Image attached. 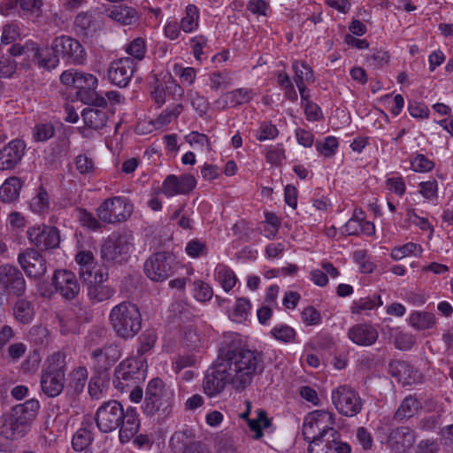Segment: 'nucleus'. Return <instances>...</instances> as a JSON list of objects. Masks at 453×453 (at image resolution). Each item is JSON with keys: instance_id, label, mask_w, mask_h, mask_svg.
Wrapping results in <instances>:
<instances>
[{"instance_id": "1", "label": "nucleus", "mask_w": 453, "mask_h": 453, "mask_svg": "<svg viewBox=\"0 0 453 453\" xmlns=\"http://www.w3.org/2000/svg\"><path fill=\"white\" fill-rule=\"evenodd\" d=\"M265 369L263 354L257 349L228 347L222 349L218 363L203 380L206 395L214 396L230 385L235 391H243Z\"/></svg>"}, {"instance_id": "2", "label": "nucleus", "mask_w": 453, "mask_h": 453, "mask_svg": "<svg viewBox=\"0 0 453 453\" xmlns=\"http://www.w3.org/2000/svg\"><path fill=\"white\" fill-rule=\"evenodd\" d=\"M96 422L103 433H110L119 428L121 442L129 441L138 432L140 419L134 408L125 411L120 403L115 400L104 403L96 411Z\"/></svg>"}, {"instance_id": "3", "label": "nucleus", "mask_w": 453, "mask_h": 453, "mask_svg": "<svg viewBox=\"0 0 453 453\" xmlns=\"http://www.w3.org/2000/svg\"><path fill=\"white\" fill-rule=\"evenodd\" d=\"M39 409L40 403L36 399L15 405L10 412L3 415L1 433L8 438L23 436L36 418Z\"/></svg>"}, {"instance_id": "4", "label": "nucleus", "mask_w": 453, "mask_h": 453, "mask_svg": "<svg viewBox=\"0 0 453 453\" xmlns=\"http://www.w3.org/2000/svg\"><path fill=\"white\" fill-rule=\"evenodd\" d=\"M109 320L119 337L129 339L142 328V315L138 306L130 302L115 305L110 312Z\"/></svg>"}, {"instance_id": "5", "label": "nucleus", "mask_w": 453, "mask_h": 453, "mask_svg": "<svg viewBox=\"0 0 453 453\" xmlns=\"http://www.w3.org/2000/svg\"><path fill=\"white\" fill-rule=\"evenodd\" d=\"M60 81L66 86L75 88L77 89V97L84 104L103 108L106 107V99L96 91L98 81L93 74L68 70L61 74Z\"/></svg>"}, {"instance_id": "6", "label": "nucleus", "mask_w": 453, "mask_h": 453, "mask_svg": "<svg viewBox=\"0 0 453 453\" xmlns=\"http://www.w3.org/2000/svg\"><path fill=\"white\" fill-rule=\"evenodd\" d=\"M65 355L55 352L45 361L41 375V388L49 397L59 395L65 385Z\"/></svg>"}, {"instance_id": "7", "label": "nucleus", "mask_w": 453, "mask_h": 453, "mask_svg": "<svg viewBox=\"0 0 453 453\" xmlns=\"http://www.w3.org/2000/svg\"><path fill=\"white\" fill-rule=\"evenodd\" d=\"M174 394L159 378L152 379L146 388L143 411L148 416L157 413L167 415L170 413Z\"/></svg>"}, {"instance_id": "8", "label": "nucleus", "mask_w": 453, "mask_h": 453, "mask_svg": "<svg viewBox=\"0 0 453 453\" xmlns=\"http://www.w3.org/2000/svg\"><path fill=\"white\" fill-rule=\"evenodd\" d=\"M335 415L328 411L316 410L308 413L303 424V435L304 439H324L327 434L330 437L338 435V431L334 427Z\"/></svg>"}, {"instance_id": "9", "label": "nucleus", "mask_w": 453, "mask_h": 453, "mask_svg": "<svg viewBox=\"0 0 453 453\" xmlns=\"http://www.w3.org/2000/svg\"><path fill=\"white\" fill-rule=\"evenodd\" d=\"M96 211L103 223L115 225L126 222L131 218L134 204L125 196H113L105 199Z\"/></svg>"}, {"instance_id": "10", "label": "nucleus", "mask_w": 453, "mask_h": 453, "mask_svg": "<svg viewBox=\"0 0 453 453\" xmlns=\"http://www.w3.org/2000/svg\"><path fill=\"white\" fill-rule=\"evenodd\" d=\"M177 268L175 257L166 251L152 254L144 263V273L155 281L162 282L172 276Z\"/></svg>"}, {"instance_id": "11", "label": "nucleus", "mask_w": 453, "mask_h": 453, "mask_svg": "<svg viewBox=\"0 0 453 453\" xmlns=\"http://www.w3.org/2000/svg\"><path fill=\"white\" fill-rule=\"evenodd\" d=\"M51 50L69 65H84L87 59L86 50L81 42L68 35L56 37L51 42Z\"/></svg>"}, {"instance_id": "12", "label": "nucleus", "mask_w": 453, "mask_h": 453, "mask_svg": "<svg viewBox=\"0 0 453 453\" xmlns=\"http://www.w3.org/2000/svg\"><path fill=\"white\" fill-rule=\"evenodd\" d=\"M133 246L130 235L126 234L112 235L102 245L101 257L109 263H122L127 260Z\"/></svg>"}, {"instance_id": "13", "label": "nucleus", "mask_w": 453, "mask_h": 453, "mask_svg": "<svg viewBox=\"0 0 453 453\" xmlns=\"http://www.w3.org/2000/svg\"><path fill=\"white\" fill-rule=\"evenodd\" d=\"M332 401L336 410L347 417H354L362 410L359 395L348 386H341L332 392Z\"/></svg>"}, {"instance_id": "14", "label": "nucleus", "mask_w": 453, "mask_h": 453, "mask_svg": "<svg viewBox=\"0 0 453 453\" xmlns=\"http://www.w3.org/2000/svg\"><path fill=\"white\" fill-rule=\"evenodd\" d=\"M27 284L23 273L16 266L9 264L0 265V293L21 296L25 294Z\"/></svg>"}, {"instance_id": "15", "label": "nucleus", "mask_w": 453, "mask_h": 453, "mask_svg": "<svg viewBox=\"0 0 453 453\" xmlns=\"http://www.w3.org/2000/svg\"><path fill=\"white\" fill-rule=\"evenodd\" d=\"M29 242L41 250L56 249L60 243V234L56 226L39 225L29 227L27 232Z\"/></svg>"}, {"instance_id": "16", "label": "nucleus", "mask_w": 453, "mask_h": 453, "mask_svg": "<svg viewBox=\"0 0 453 453\" xmlns=\"http://www.w3.org/2000/svg\"><path fill=\"white\" fill-rule=\"evenodd\" d=\"M136 69V63L131 58H122L112 61L108 68L107 76L111 83L125 88L128 85Z\"/></svg>"}, {"instance_id": "17", "label": "nucleus", "mask_w": 453, "mask_h": 453, "mask_svg": "<svg viewBox=\"0 0 453 453\" xmlns=\"http://www.w3.org/2000/svg\"><path fill=\"white\" fill-rule=\"evenodd\" d=\"M17 260L28 278L39 279L47 271L46 260L35 249H26L19 254Z\"/></svg>"}, {"instance_id": "18", "label": "nucleus", "mask_w": 453, "mask_h": 453, "mask_svg": "<svg viewBox=\"0 0 453 453\" xmlns=\"http://www.w3.org/2000/svg\"><path fill=\"white\" fill-rule=\"evenodd\" d=\"M196 186V180L192 174L186 173L180 177L168 175L162 184V193L166 196L186 195L190 193Z\"/></svg>"}, {"instance_id": "19", "label": "nucleus", "mask_w": 453, "mask_h": 453, "mask_svg": "<svg viewBox=\"0 0 453 453\" xmlns=\"http://www.w3.org/2000/svg\"><path fill=\"white\" fill-rule=\"evenodd\" d=\"M347 336L356 345L369 347L377 342L379 332L371 323L365 322L350 326L347 332Z\"/></svg>"}, {"instance_id": "20", "label": "nucleus", "mask_w": 453, "mask_h": 453, "mask_svg": "<svg viewBox=\"0 0 453 453\" xmlns=\"http://www.w3.org/2000/svg\"><path fill=\"white\" fill-rule=\"evenodd\" d=\"M56 290L65 299H73L80 292V284L75 274L67 270H58L53 275Z\"/></svg>"}, {"instance_id": "21", "label": "nucleus", "mask_w": 453, "mask_h": 453, "mask_svg": "<svg viewBox=\"0 0 453 453\" xmlns=\"http://www.w3.org/2000/svg\"><path fill=\"white\" fill-rule=\"evenodd\" d=\"M26 147L25 142L20 139H13L4 145L2 149L0 169H14L21 162L25 155Z\"/></svg>"}, {"instance_id": "22", "label": "nucleus", "mask_w": 453, "mask_h": 453, "mask_svg": "<svg viewBox=\"0 0 453 453\" xmlns=\"http://www.w3.org/2000/svg\"><path fill=\"white\" fill-rule=\"evenodd\" d=\"M388 373L403 385H412L422 380V374L408 362L392 360L388 365Z\"/></svg>"}, {"instance_id": "23", "label": "nucleus", "mask_w": 453, "mask_h": 453, "mask_svg": "<svg viewBox=\"0 0 453 453\" xmlns=\"http://www.w3.org/2000/svg\"><path fill=\"white\" fill-rule=\"evenodd\" d=\"M416 433L409 426H399L392 429L388 436V442L397 451L406 452L416 441Z\"/></svg>"}, {"instance_id": "24", "label": "nucleus", "mask_w": 453, "mask_h": 453, "mask_svg": "<svg viewBox=\"0 0 453 453\" xmlns=\"http://www.w3.org/2000/svg\"><path fill=\"white\" fill-rule=\"evenodd\" d=\"M254 91L249 88H240L223 94L217 102L222 103V108L236 107L250 102L254 97Z\"/></svg>"}, {"instance_id": "25", "label": "nucleus", "mask_w": 453, "mask_h": 453, "mask_svg": "<svg viewBox=\"0 0 453 453\" xmlns=\"http://www.w3.org/2000/svg\"><path fill=\"white\" fill-rule=\"evenodd\" d=\"M91 357L100 369L107 370L120 357V354L117 346L111 344L95 349L91 352Z\"/></svg>"}, {"instance_id": "26", "label": "nucleus", "mask_w": 453, "mask_h": 453, "mask_svg": "<svg viewBox=\"0 0 453 453\" xmlns=\"http://www.w3.org/2000/svg\"><path fill=\"white\" fill-rule=\"evenodd\" d=\"M32 58L37 61L39 66L46 70L56 68L60 59L57 52L51 50V47L39 48L37 44L34 48Z\"/></svg>"}, {"instance_id": "27", "label": "nucleus", "mask_w": 453, "mask_h": 453, "mask_svg": "<svg viewBox=\"0 0 453 453\" xmlns=\"http://www.w3.org/2000/svg\"><path fill=\"white\" fill-rule=\"evenodd\" d=\"M109 17L123 26L135 24L139 16L136 10L127 5H115L109 13Z\"/></svg>"}, {"instance_id": "28", "label": "nucleus", "mask_w": 453, "mask_h": 453, "mask_svg": "<svg viewBox=\"0 0 453 453\" xmlns=\"http://www.w3.org/2000/svg\"><path fill=\"white\" fill-rule=\"evenodd\" d=\"M88 380V371L85 367H77L73 369L69 375V382L66 387L67 394L72 396L80 395L86 385Z\"/></svg>"}, {"instance_id": "29", "label": "nucleus", "mask_w": 453, "mask_h": 453, "mask_svg": "<svg viewBox=\"0 0 453 453\" xmlns=\"http://www.w3.org/2000/svg\"><path fill=\"white\" fill-rule=\"evenodd\" d=\"M22 182L18 177H10L0 187V200L3 203H12L19 196Z\"/></svg>"}, {"instance_id": "30", "label": "nucleus", "mask_w": 453, "mask_h": 453, "mask_svg": "<svg viewBox=\"0 0 453 453\" xmlns=\"http://www.w3.org/2000/svg\"><path fill=\"white\" fill-rule=\"evenodd\" d=\"M81 116L85 125L93 129H102L107 124V113L97 108H86L82 111Z\"/></svg>"}, {"instance_id": "31", "label": "nucleus", "mask_w": 453, "mask_h": 453, "mask_svg": "<svg viewBox=\"0 0 453 453\" xmlns=\"http://www.w3.org/2000/svg\"><path fill=\"white\" fill-rule=\"evenodd\" d=\"M180 337L183 343L189 349H196L203 346V337L193 323L181 326Z\"/></svg>"}, {"instance_id": "32", "label": "nucleus", "mask_w": 453, "mask_h": 453, "mask_svg": "<svg viewBox=\"0 0 453 453\" xmlns=\"http://www.w3.org/2000/svg\"><path fill=\"white\" fill-rule=\"evenodd\" d=\"M15 319L21 324H29L35 317V310L31 302L26 299L18 300L13 307Z\"/></svg>"}, {"instance_id": "33", "label": "nucleus", "mask_w": 453, "mask_h": 453, "mask_svg": "<svg viewBox=\"0 0 453 453\" xmlns=\"http://www.w3.org/2000/svg\"><path fill=\"white\" fill-rule=\"evenodd\" d=\"M215 278L226 292H229L237 282L234 272L223 264L217 265Z\"/></svg>"}, {"instance_id": "34", "label": "nucleus", "mask_w": 453, "mask_h": 453, "mask_svg": "<svg viewBox=\"0 0 453 453\" xmlns=\"http://www.w3.org/2000/svg\"><path fill=\"white\" fill-rule=\"evenodd\" d=\"M419 402L413 395L406 396L401 403L394 415V418L403 420L412 418L419 409Z\"/></svg>"}, {"instance_id": "35", "label": "nucleus", "mask_w": 453, "mask_h": 453, "mask_svg": "<svg viewBox=\"0 0 453 453\" xmlns=\"http://www.w3.org/2000/svg\"><path fill=\"white\" fill-rule=\"evenodd\" d=\"M116 293L114 288L105 284H90L88 296L94 303H101L111 299Z\"/></svg>"}, {"instance_id": "36", "label": "nucleus", "mask_w": 453, "mask_h": 453, "mask_svg": "<svg viewBox=\"0 0 453 453\" xmlns=\"http://www.w3.org/2000/svg\"><path fill=\"white\" fill-rule=\"evenodd\" d=\"M436 319L434 313L428 311H415L410 316V324L418 330H426L434 327Z\"/></svg>"}, {"instance_id": "37", "label": "nucleus", "mask_w": 453, "mask_h": 453, "mask_svg": "<svg viewBox=\"0 0 453 453\" xmlns=\"http://www.w3.org/2000/svg\"><path fill=\"white\" fill-rule=\"evenodd\" d=\"M139 373L138 362L136 360H127L120 364L115 370V378L123 381H129L139 379L136 374Z\"/></svg>"}, {"instance_id": "38", "label": "nucleus", "mask_w": 453, "mask_h": 453, "mask_svg": "<svg viewBox=\"0 0 453 453\" xmlns=\"http://www.w3.org/2000/svg\"><path fill=\"white\" fill-rule=\"evenodd\" d=\"M92 441V432L86 427H81L73 434L72 446L75 451H85V453H88V449Z\"/></svg>"}, {"instance_id": "39", "label": "nucleus", "mask_w": 453, "mask_h": 453, "mask_svg": "<svg viewBox=\"0 0 453 453\" xmlns=\"http://www.w3.org/2000/svg\"><path fill=\"white\" fill-rule=\"evenodd\" d=\"M199 12L196 6L189 4L186 7L185 16L180 19V29L185 33H191L198 27Z\"/></svg>"}, {"instance_id": "40", "label": "nucleus", "mask_w": 453, "mask_h": 453, "mask_svg": "<svg viewBox=\"0 0 453 453\" xmlns=\"http://www.w3.org/2000/svg\"><path fill=\"white\" fill-rule=\"evenodd\" d=\"M382 305L380 296L373 295L372 296L362 297L352 303L350 311L354 314H360L362 311H371L375 307Z\"/></svg>"}, {"instance_id": "41", "label": "nucleus", "mask_w": 453, "mask_h": 453, "mask_svg": "<svg viewBox=\"0 0 453 453\" xmlns=\"http://www.w3.org/2000/svg\"><path fill=\"white\" fill-rule=\"evenodd\" d=\"M292 68L295 71L294 81L296 85L314 81L313 71L305 62L295 61Z\"/></svg>"}, {"instance_id": "42", "label": "nucleus", "mask_w": 453, "mask_h": 453, "mask_svg": "<svg viewBox=\"0 0 453 453\" xmlns=\"http://www.w3.org/2000/svg\"><path fill=\"white\" fill-rule=\"evenodd\" d=\"M233 81L231 73L226 70L213 72L210 75V87L213 90L226 89Z\"/></svg>"}, {"instance_id": "43", "label": "nucleus", "mask_w": 453, "mask_h": 453, "mask_svg": "<svg viewBox=\"0 0 453 453\" xmlns=\"http://www.w3.org/2000/svg\"><path fill=\"white\" fill-rule=\"evenodd\" d=\"M50 204V196L45 188L41 185L31 201V209L33 211L41 214L49 210Z\"/></svg>"}, {"instance_id": "44", "label": "nucleus", "mask_w": 453, "mask_h": 453, "mask_svg": "<svg viewBox=\"0 0 453 453\" xmlns=\"http://www.w3.org/2000/svg\"><path fill=\"white\" fill-rule=\"evenodd\" d=\"M423 250L419 244L414 242H408L400 247H395L391 250V257L394 260H400L409 255H414L415 257H420Z\"/></svg>"}, {"instance_id": "45", "label": "nucleus", "mask_w": 453, "mask_h": 453, "mask_svg": "<svg viewBox=\"0 0 453 453\" xmlns=\"http://www.w3.org/2000/svg\"><path fill=\"white\" fill-rule=\"evenodd\" d=\"M248 425L250 430L256 433L254 438L257 440L263 436L262 429L269 427L271 421L267 418L266 412L263 410H259L257 418L248 419Z\"/></svg>"}, {"instance_id": "46", "label": "nucleus", "mask_w": 453, "mask_h": 453, "mask_svg": "<svg viewBox=\"0 0 453 453\" xmlns=\"http://www.w3.org/2000/svg\"><path fill=\"white\" fill-rule=\"evenodd\" d=\"M55 134V127L51 123H38L33 130V139L37 142H46Z\"/></svg>"}, {"instance_id": "47", "label": "nucleus", "mask_w": 453, "mask_h": 453, "mask_svg": "<svg viewBox=\"0 0 453 453\" xmlns=\"http://www.w3.org/2000/svg\"><path fill=\"white\" fill-rule=\"evenodd\" d=\"M146 41L142 37L134 39L127 47V53L131 56L134 61H141L146 54Z\"/></svg>"}, {"instance_id": "48", "label": "nucleus", "mask_w": 453, "mask_h": 453, "mask_svg": "<svg viewBox=\"0 0 453 453\" xmlns=\"http://www.w3.org/2000/svg\"><path fill=\"white\" fill-rule=\"evenodd\" d=\"M157 339V334L153 329L145 330L139 336V347L137 351L140 355H143L150 350Z\"/></svg>"}, {"instance_id": "49", "label": "nucleus", "mask_w": 453, "mask_h": 453, "mask_svg": "<svg viewBox=\"0 0 453 453\" xmlns=\"http://www.w3.org/2000/svg\"><path fill=\"white\" fill-rule=\"evenodd\" d=\"M77 217L81 224L90 230H99L102 226L100 223L101 220L85 209H78Z\"/></svg>"}, {"instance_id": "50", "label": "nucleus", "mask_w": 453, "mask_h": 453, "mask_svg": "<svg viewBox=\"0 0 453 453\" xmlns=\"http://www.w3.org/2000/svg\"><path fill=\"white\" fill-rule=\"evenodd\" d=\"M193 285L194 296L197 301L207 302L212 298L213 290L208 283L203 280H196Z\"/></svg>"}, {"instance_id": "51", "label": "nucleus", "mask_w": 453, "mask_h": 453, "mask_svg": "<svg viewBox=\"0 0 453 453\" xmlns=\"http://www.w3.org/2000/svg\"><path fill=\"white\" fill-rule=\"evenodd\" d=\"M188 96L191 101V105L194 108V110L198 113L200 117L204 116L209 109V103L207 99L199 95L198 92L190 90L188 92Z\"/></svg>"}, {"instance_id": "52", "label": "nucleus", "mask_w": 453, "mask_h": 453, "mask_svg": "<svg viewBox=\"0 0 453 453\" xmlns=\"http://www.w3.org/2000/svg\"><path fill=\"white\" fill-rule=\"evenodd\" d=\"M271 334L278 341L289 342L295 339L296 331L289 326L279 325L271 330Z\"/></svg>"}, {"instance_id": "53", "label": "nucleus", "mask_w": 453, "mask_h": 453, "mask_svg": "<svg viewBox=\"0 0 453 453\" xmlns=\"http://www.w3.org/2000/svg\"><path fill=\"white\" fill-rule=\"evenodd\" d=\"M338 144L334 136H327L323 142L316 143V149L321 155L329 157L335 153Z\"/></svg>"}, {"instance_id": "54", "label": "nucleus", "mask_w": 453, "mask_h": 453, "mask_svg": "<svg viewBox=\"0 0 453 453\" xmlns=\"http://www.w3.org/2000/svg\"><path fill=\"white\" fill-rule=\"evenodd\" d=\"M185 251L192 258L206 256L208 253L205 242L197 239L189 241L186 245Z\"/></svg>"}, {"instance_id": "55", "label": "nucleus", "mask_w": 453, "mask_h": 453, "mask_svg": "<svg viewBox=\"0 0 453 453\" xmlns=\"http://www.w3.org/2000/svg\"><path fill=\"white\" fill-rule=\"evenodd\" d=\"M75 166L81 174L87 175L95 172L94 160L85 154L78 155L75 157Z\"/></svg>"}, {"instance_id": "56", "label": "nucleus", "mask_w": 453, "mask_h": 453, "mask_svg": "<svg viewBox=\"0 0 453 453\" xmlns=\"http://www.w3.org/2000/svg\"><path fill=\"white\" fill-rule=\"evenodd\" d=\"M279 134L276 127L271 123H262L257 130L256 138L260 141L274 139Z\"/></svg>"}, {"instance_id": "57", "label": "nucleus", "mask_w": 453, "mask_h": 453, "mask_svg": "<svg viewBox=\"0 0 453 453\" xmlns=\"http://www.w3.org/2000/svg\"><path fill=\"white\" fill-rule=\"evenodd\" d=\"M92 25V14L89 12H80L74 19V26L83 35H87Z\"/></svg>"}, {"instance_id": "58", "label": "nucleus", "mask_w": 453, "mask_h": 453, "mask_svg": "<svg viewBox=\"0 0 453 453\" xmlns=\"http://www.w3.org/2000/svg\"><path fill=\"white\" fill-rule=\"evenodd\" d=\"M19 35V27L18 25L13 23L7 24L3 28L1 42L3 44H10L15 42Z\"/></svg>"}, {"instance_id": "59", "label": "nucleus", "mask_w": 453, "mask_h": 453, "mask_svg": "<svg viewBox=\"0 0 453 453\" xmlns=\"http://www.w3.org/2000/svg\"><path fill=\"white\" fill-rule=\"evenodd\" d=\"M183 111V106L181 104H173L170 107H167L165 111H163L158 119L161 124H168L173 119H176Z\"/></svg>"}, {"instance_id": "60", "label": "nucleus", "mask_w": 453, "mask_h": 453, "mask_svg": "<svg viewBox=\"0 0 453 453\" xmlns=\"http://www.w3.org/2000/svg\"><path fill=\"white\" fill-rule=\"evenodd\" d=\"M16 71V62L9 56L0 54V75L11 77Z\"/></svg>"}, {"instance_id": "61", "label": "nucleus", "mask_w": 453, "mask_h": 453, "mask_svg": "<svg viewBox=\"0 0 453 453\" xmlns=\"http://www.w3.org/2000/svg\"><path fill=\"white\" fill-rule=\"evenodd\" d=\"M411 168L415 172H429L431 171L434 165L432 161L426 158L424 155L418 154L416 157L411 162Z\"/></svg>"}, {"instance_id": "62", "label": "nucleus", "mask_w": 453, "mask_h": 453, "mask_svg": "<svg viewBox=\"0 0 453 453\" xmlns=\"http://www.w3.org/2000/svg\"><path fill=\"white\" fill-rule=\"evenodd\" d=\"M35 45L36 43L31 41L26 42L24 45L16 43L10 48L9 52L13 57L27 55L28 58H30L33 56L34 48L35 47Z\"/></svg>"}, {"instance_id": "63", "label": "nucleus", "mask_w": 453, "mask_h": 453, "mask_svg": "<svg viewBox=\"0 0 453 453\" xmlns=\"http://www.w3.org/2000/svg\"><path fill=\"white\" fill-rule=\"evenodd\" d=\"M302 319L308 326L318 325L321 321L320 313L313 306H308L302 311Z\"/></svg>"}, {"instance_id": "64", "label": "nucleus", "mask_w": 453, "mask_h": 453, "mask_svg": "<svg viewBox=\"0 0 453 453\" xmlns=\"http://www.w3.org/2000/svg\"><path fill=\"white\" fill-rule=\"evenodd\" d=\"M440 444L436 440L426 439L418 442L416 453H439Z\"/></svg>"}]
</instances>
